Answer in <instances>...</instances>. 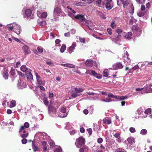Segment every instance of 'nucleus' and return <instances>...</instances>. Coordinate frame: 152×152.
<instances>
[{"mask_svg": "<svg viewBox=\"0 0 152 152\" xmlns=\"http://www.w3.org/2000/svg\"><path fill=\"white\" fill-rule=\"evenodd\" d=\"M67 113L66 112V109L64 107H61L59 109L58 112V116L61 118H64L66 117Z\"/></svg>", "mask_w": 152, "mask_h": 152, "instance_id": "nucleus-2", "label": "nucleus"}, {"mask_svg": "<svg viewBox=\"0 0 152 152\" xmlns=\"http://www.w3.org/2000/svg\"><path fill=\"white\" fill-rule=\"evenodd\" d=\"M132 96V95H126L124 96H117V98L116 99H117V100H122L124 99H126L127 98Z\"/></svg>", "mask_w": 152, "mask_h": 152, "instance_id": "nucleus-14", "label": "nucleus"}, {"mask_svg": "<svg viewBox=\"0 0 152 152\" xmlns=\"http://www.w3.org/2000/svg\"><path fill=\"white\" fill-rule=\"evenodd\" d=\"M79 40L80 41L83 43H86V40L84 38H79Z\"/></svg>", "mask_w": 152, "mask_h": 152, "instance_id": "nucleus-43", "label": "nucleus"}, {"mask_svg": "<svg viewBox=\"0 0 152 152\" xmlns=\"http://www.w3.org/2000/svg\"><path fill=\"white\" fill-rule=\"evenodd\" d=\"M61 9L59 7L57 6H56L53 12V15L54 17H56V16H58L59 14L61 12Z\"/></svg>", "mask_w": 152, "mask_h": 152, "instance_id": "nucleus-7", "label": "nucleus"}, {"mask_svg": "<svg viewBox=\"0 0 152 152\" xmlns=\"http://www.w3.org/2000/svg\"><path fill=\"white\" fill-rule=\"evenodd\" d=\"M75 5L76 6H82L83 5V4L82 2H78L75 4Z\"/></svg>", "mask_w": 152, "mask_h": 152, "instance_id": "nucleus-47", "label": "nucleus"}, {"mask_svg": "<svg viewBox=\"0 0 152 152\" xmlns=\"http://www.w3.org/2000/svg\"><path fill=\"white\" fill-rule=\"evenodd\" d=\"M59 65L63 66L65 67H67L70 68H74L75 66L74 65L71 64L67 63V64H60Z\"/></svg>", "mask_w": 152, "mask_h": 152, "instance_id": "nucleus-18", "label": "nucleus"}, {"mask_svg": "<svg viewBox=\"0 0 152 152\" xmlns=\"http://www.w3.org/2000/svg\"><path fill=\"white\" fill-rule=\"evenodd\" d=\"M87 131L88 132L89 135H91L92 133V132H91L92 131V129L91 128H90V129H87Z\"/></svg>", "mask_w": 152, "mask_h": 152, "instance_id": "nucleus-62", "label": "nucleus"}, {"mask_svg": "<svg viewBox=\"0 0 152 152\" xmlns=\"http://www.w3.org/2000/svg\"><path fill=\"white\" fill-rule=\"evenodd\" d=\"M27 142V140L26 139H23L22 140V142L23 144H25Z\"/></svg>", "mask_w": 152, "mask_h": 152, "instance_id": "nucleus-56", "label": "nucleus"}, {"mask_svg": "<svg viewBox=\"0 0 152 152\" xmlns=\"http://www.w3.org/2000/svg\"><path fill=\"white\" fill-rule=\"evenodd\" d=\"M135 29V30L137 31L138 30L139 28L136 26H133L132 27V29Z\"/></svg>", "mask_w": 152, "mask_h": 152, "instance_id": "nucleus-61", "label": "nucleus"}, {"mask_svg": "<svg viewBox=\"0 0 152 152\" xmlns=\"http://www.w3.org/2000/svg\"><path fill=\"white\" fill-rule=\"evenodd\" d=\"M137 15L140 17H142L144 15V13L142 12H139L137 13Z\"/></svg>", "mask_w": 152, "mask_h": 152, "instance_id": "nucleus-59", "label": "nucleus"}, {"mask_svg": "<svg viewBox=\"0 0 152 152\" xmlns=\"http://www.w3.org/2000/svg\"><path fill=\"white\" fill-rule=\"evenodd\" d=\"M12 38L15 40L16 41L18 42H21V41L20 39H18V38H15L14 37H13Z\"/></svg>", "mask_w": 152, "mask_h": 152, "instance_id": "nucleus-58", "label": "nucleus"}, {"mask_svg": "<svg viewBox=\"0 0 152 152\" xmlns=\"http://www.w3.org/2000/svg\"><path fill=\"white\" fill-rule=\"evenodd\" d=\"M83 91V89L80 88H75L73 91L72 96L73 98H75L81 95L80 93Z\"/></svg>", "mask_w": 152, "mask_h": 152, "instance_id": "nucleus-1", "label": "nucleus"}, {"mask_svg": "<svg viewBox=\"0 0 152 152\" xmlns=\"http://www.w3.org/2000/svg\"><path fill=\"white\" fill-rule=\"evenodd\" d=\"M99 150H103V152L105 150V147L102 145H100V146L99 147Z\"/></svg>", "mask_w": 152, "mask_h": 152, "instance_id": "nucleus-52", "label": "nucleus"}, {"mask_svg": "<svg viewBox=\"0 0 152 152\" xmlns=\"http://www.w3.org/2000/svg\"><path fill=\"white\" fill-rule=\"evenodd\" d=\"M36 79L38 84L41 85H44L45 84V81L36 72L35 73Z\"/></svg>", "mask_w": 152, "mask_h": 152, "instance_id": "nucleus-6", "label": "nucleus"}, {"mask_svg": "<svg viewBox=\"0 0 152 152\" xmlns=\"http://www.w3.org/2000/svg\"><path fill=\"white\" fill-rule=\"evenodd\" d=\"M108 72L107 69H105L103 72V74L104 77H107L108 75Z\"/></svg>", "mask_w": 152, "mask_h": 152, "instance_id": "nucleus-37", "label": "nucleus"}, {"mask_svg": "<svg viewBox=\"0 0 152 152\" xmlns=\"http://www.w3.org/2000/svg\"><path fill=\"white\" fill-rule=\"evenodd\" d=\"M54 152H62V149L60 147H58L54 150Z\"/></svg>", "mask_w": 152, "mask_h": 152, "instance_id": "nucleus-38", "label": "nucleus"}, {"mask_svg": "<svg viewBox=\"0 0 152 152\" xmlns=\"http://www.w3.org/2000/svg\"><path fill=\"white\" fill-rule=\"evenodd\" d=\"M85 143V140L83 137H80L76 140L75 144L77 147L79 148L78 145H83Z\"/></svg>", "mask_w": 152, "mask_h": 152, "instance_id": "nucleus-4", "label": "nucleus"}, {"mask_svg": "<svg viewBox=\"0 0 152 152\" xmlns=\"http://www.w3.org/2000/svg\"><path fill=\"white\" fill-rule=\"evenodd\" d=\"M26 129L23 126H22L20 129V133L21 134V137L22 138H25L28 136V133L26 131Z\"/></svg>", "mask_w": 152, "mask_h": 152, "instance_id": "nucleus-3", "label": "nucleus"}, {"mask_svg": "<svg viewBox=\"0 0 152 152\" xmlns=\"http://www.w3.org/2000/svg\"><path fill=\"white\" fill-rule=\"evenodd\" d=\"M43 102L44 104L46 106H47L48 105L49 102L47 100V99H44L43 100Z\"/></svg>", "mask_w": 152, "mask_h": 152, "instance_id": "nucleus-44", "label": "nucleus"}, {"mask_svg": "<svg viewBox=\"0 0 152 152\" xmlns=\"http://www.w3.org/2000/svg\"><path fill=\"white\" fill-rule=\"evenodd\" d=\"M87 72L88 74L91 75H93L95 77L96 75V73L94 71L90 70L87 71Z\"/></svg>", "mask_w": 152, "mask_h": 152, "instance_id": "nucleus-29", "label": "nucleus"}, {"mask_svg": "<svg viewBox=\"0 0 152 152\" xmlns=\"http://www.w3.org/2000/svg\"><path fill=\"white\" fill-rule=\"evenodd\" d=\"M108 96L109 97H110V98L111 97H113V98H115L116 99L117 98V96H114L113 94H109L108 95Z\"/></svg>", "mask_w": 152, "mask_h": 152, "instance_id": "nucleus-46", "label": "nucleus"}, {"mask_svg": "<svg viewBox=\"0 0 152 152\" xmlns=\"http://www.w3.org/2000/svg\"><path fill=\"white\" fill-rule=\"evenodd\" d=\"M75 18L76 19L80 20L83 23H84L86 21V19L84 17V15H77L75 16Z\"/></svg>", "mask_w": 152, "mask_h": 152, "instance_id": "nucleus-10", "label": "nucleus"}, {"mask_svg": "<svg viewBox=\"0 0 152 152\" xmlns=\"http://www.w3.org/2000/svg\"><path fill=\"white\" fill-rule=\"evenodd\" d=\"M23 49L24 53L26 54H29L31 53L30 50L29 49V48L27 46H24L23 48Z\"/></svg>", "mask_w": 152, "mask_h": 152, "instance_id": "nucleus-17", "label": "nucleus"}, {"mask_svg": "<svg viewBox=\"0 0 152 152\" xmlns=\"http://www.w3.org/2000/svg\"><path fill=\"white\" fill-rule=\"evenodd\" d=\"M85 23L86 24L87 26L93 27L94 26L92 22L89 20H86Z\"/></svg>", "mask_w": 152, "mask_h": 152, "instance_id": "nucleus-27", "label": "nucleus"}, {"mask_svg": "<svg viewBox=\"0 0 152 152\" xmlns=\"http://www.w3.org/2000/svg\"><path fill=\"white\" fill-rule=\"evenodd\" d=\"M64 36L66 37H69L70 36V34L69 32L65 33L64 34Z\"/></svg>", "mask_w": 152, "mask_h": 152, "instance_id": "nucleus-64", "label": "nucleus"}, {"mask_svg": "<svg viewBox=\"0 0 152 152\" xmlns=\"http://www.w3.org/2000/svg\"><path fill=\"white\" fill-rule=\"evenodd\" d=\"M37 50L40 53H42L43 52V48L42 47H38Z\"/></svg>", "mask_w": 152, "mask_h": 152, "instance_id": "nucleus-50", "label": "nucleus"}, {"mask_svg": "<svg viewBox=\"0 0 152 152\" xmlns=\"http://www.w3.org/2000/svg\"><path fill=\"white\" fill-rule=\"evenodd\" d=\"M116 152H124V150L122 148H119L117 150Z\"/></svg>", "mask_w": 152, "mask_h": 152, "instance_id": "nucleus-57", "label": "nucleus"}, {"mask_svg": "<svg viewBox=\"0 0 152 152\" xmlns=\"http://www.w3.org/2000/svg\"><path fill=\"white\" fill-rule=\"evenodd\" d=\"M116 31L118 33L120 34L122 32V30L119 28H118L116 30Z\"/></svg>", "mask_w": 152, "mask_h": 152, "instance_id": "nucleus-55", "label": "nucleus"}, {"mask_svg": "<svg viewBox=\"0 0 152 152\" xmlns=\"http://www.w3.org/2000/svg\"><path fill=\"white\" fill-rule=\"evenodd\" d=\"M147 131L145 129H142L140 132V134H142L144 135L146 134Z\"/></svg>", "mask_w": 152, "mask_h": 152, "instance_id": "nucleus-41", "label": "nucleus"}, {"mask_svg": "<svg viewBox=\"0 0 152 152\" xmlns=\"http://www.w3.org/2000/svg\"><path fill=\"white\" fill-rule=\"evenodd\" d=\"M13 26L9 27L8 28L10 30H12L13 28L15 29V23H14L13 25Z\"/></svg>", "mask_w": 152, "mask_h": 152, "instance_id": "nucleus-49", "label": "nucleus"}, {"mask_svg": "<svg viewBox=\"0 0 152 152\" xmlns=\"http://www.w3.org/2000/svg\"><path fill=\"white\" fill-rule=\"evenodd\" d=\"M26 75L27 76V79L29 80H31L33 79V76L31 73L29 71H27L26 73Z\"/></svg>", "mask_w": 152, "mask_h": 152, "instance_id": "nucleus-16", "label": "nucleus"}, {"mask_svg": "<svg viewBox=\"0 0 152 152\" xmlns=\"http://www.w3.org/2000/svg\"><path fill=\"white\" fill-rule=\"evenodd\" d=\"M10 74L12 76H14L15 75V70L13 68H11L10 71Z\"/></svg>", "mask_w": 152, "mask_h": 152, "instance_id": "nucleus-36", "label": "nucleus"}, {"mask_svg": "<svg viewBox=\"0 0 152 152\" xmlns=\"http://www.w3.org/2000/svg\"><path fill=\"white\" fill-rule=\"evenodd\" d=\"M42 143L43 146V150L45 151L47 150V142L45 141H43L42 142Z\"/></svg>", "mask_w": 152, "mask_h": 152, "instance_id": "nucleus-31", "label": "nucleus"}, {"mask_svg": "<svg viewBox=\"0 0 152 152\" xmlns=\"http://www.w3.org/2000/svg\"><path fill=\"white\" fill-rule=\"evenodd\" d=\"M127 141L128 143L132 144L134 143V140L132 137H129L127 139Z\"/></svg>", "mask_w": 152, "mask_h": 152, "instance_id": "nucleus-30", "label": "nucleus"}, {"mask_svg": "<svg viewBox=\"0 0 152 152\" xmlns=\"http://www.w3.org/2000/svg\"><path fill=\"white\" fill-rule=\"evenodd\" d=\"M23 126L26 129V128H27L29 127V124L28 122H26L24 123V126Z\"/></svg>", "mask_w": 152, "mask_h": 152, "instance_id": "nucleus-42", "label": "nucleus"}, {"mask_svg": "<svg viewBox=\"0 0 152 152\" xmlns=\"http://www.w3.org/2000/svg\"><path fill=\"white\" fill-rule=\"evenodd\" d=\"M123 35L125 39L129 40L132 38L133 35L132 32H128L126 33H124Z\"/></svg>", "mask_w": 152, "mask_h": 152, "instance_id": "nucleus-12", "label": "nucleus"}, {"mask_svg": "<svg viewBox=\"0 0 152 152\" xmlns=\"http://www.w3.org/2000/svg\"><path fill=\"white\" fill-rule=\"evenodd\" d=\"M110 26L112 28L114 29L116 28V25L113 21H112Z\"/></svg>", "mask_w": 152, "mask_h": 152, "instance_id": "nucleus-39", "label": "nucleus"}, {"mask_svg": "<svg viewBox=\"0 0 152 152\" xmlns=\"http://www.w3.org/2000/svg\"><path fill=\"white\" fill-rule=\"evenodd\" d=\"M47 13L46 12H43L41 15V17L42 18H45L47 17Z\"/></svg>", "mask_w": 152, "mask_h": 152, "instance_id": "nucleus-40", "label": "nucleus"}, {"mask_svg": "<svg viewBox=\"0 0 152 152\" xmlns=\"http://www.w3.org/2000/svg\"><path fill=\"white\" fill-rule=\"evenodd\" d=\"M95 77L97 78L101 79L102 78V76L101 75H100V74H97L96 73V75Z\"/></svg>", "mask_w": 152, "mask_h": 152, "instance_id": "nucleus-53", "label": "nucleus"}, {"mask_svg": "<svg viewBox=\"0 0 152 152\" xmlns=\"http://www.w3.org/2000/svg\"><path fill=\"white\" fill-rule=\"evenodd\" d=\"M50 145L51 148H53L54 146L55 143L53 142H50Z\"/></svg>", "mask_w": 152, "mask_h": 152, "instance_id": "nucleus-54", "label": "nucleus"}, {"mask_svg": "<svg viewBox=\"0 0 152 152\" xmlns=\"http://www.w3.org/2000/svg\"><path fill=\"white\" fill-rule=\"evenodd\" d=\"M101 101L105 102H109L111 101L112 100L108 96V97L106 98V99H102Z\"/></svg>", "mask_w": 152, "mask_h": 152, "instance_id": "nucleus-35", "label": "nucleus"}, {"mask_svg": "<svg viewBox=\"0 0 152 152\" xmlns=\"http://www.w3.org/2000/svg\"><path fill=\"white\" fill-rule=\"evenodd\" d=\"M85 64L86 66H92L93 65V60H87L85 63Z\"/></svg>", "mask_w": 152, "mask_h": 152, "instance_id": "nucleus-24", "label": "nucleus"}, {"mask_svg": "<svg viewBox=\"0 0 152 152\" xmlns=\"http://www.w3.org/2000/svg\"><path fill=\"white\" fill-rule=\"evenodd\" d=\"M113 136L117 139L118 141L120 142L121 141V138L120 137V134L118 133H115L114 134Z\"/></svg>", "mask_w": 152, "mask_h": 152, "instance_id": "nucleus-32", "label": "nucleus"}, {"mask_svg": "<svg viewBox=\"0 0 152 152\" xmlns=\"http://www.w3.org/2000/svg\"><path fill=\"white\" fill-rule=\"evenodd\" d=\"M48 113L49 115L53 117L56 116V108L53 107L49 106L48 107Z\"/></svg>", "mask_w": 152, "mask_h": 152, "instance_id": "nucleus-5", "label": "nucleus"}, {"mask_svg": "<svg viewBox=\"0 0 152 152\" xmlns=\"http://www.w3.org/2000/svg\"><path fill=\"white\" fill-rule=\"evenodd\" d=\"M15 26L16 28L14 29L15 30V32L18 34H20V26L16 24L15 23Z\"/></svg>", "mask_w": 152, "mask_h": 152, "instance_id": "nucleus-20", "label": "nucleus"}, {"mask_svg": "<svg viewBox=\"0 0 152 152\" xmlns=\"http://www.w3.org/2000/svg\"><path fill=\"white\" fill-rule=\"evenodd\" d=\"M112 29L110 28H108L107 29V31L109 34H112Z\"/></svg>", "mask_w": 152, "mask_h": 152, "instance_id": "nucleus-63", "label": "nucleus"}, {"mask_svg": "<svg viewBox=\"0 0 152 152\" xmlns=\"http://www.w3.org/2000/svg\"><path fill=\"white\" fill-rule=\"evenodd\" d=\"M96 4L98 6L100 7H102L104 4V3L102 0H96Z\"/></svg>", "mask_w": 152, "mask_h": 152, "instance_id": "nucleus-21", "label": "nucleus"}, {"mask_svg": "<svg viewBox=\"0 0 152 152\" xmlns=\"http://www.w3.org/2000/svg\"><path fill=\"white\" fill-rule=\"evenodd\" d=\"M32 13V11L30 9H27L25 11V15L27 17L30 16Z\"/></svg>", "mask_w": 152, "mask_h": 152, "instance_id": "nucleus-26", "label": "nucleus"}, {"mask_svg": "<svg viewBox=\"0 0 152 152\" xmlns=\"http://www.w3.org/2000/svg\"><path fill=\"white\" fill-rule=\"evenodd\" d=\"M93 65L95 66L96 67H97L98 66V63L96 61H93Z\"/></svg>", "mask_w": 152, "mask_h": 152, "instance_id": "nucleus-60", "label": "nucleus"}, {"mask_svg": "<svg viewBox=\"0 0 152 152\" xmlns=\"http://www.w3.org/2000/svg\"><path fill=\"white\" fill-rule=\"evenodd\" d=\"M66 48V46L65 45L63 44L60 49V51L61 53L64 52Z\"/></svg>", "mask_w": 152, "mask_h": 152, "instance_id": "nucleus-34", "label": "nucleus"}, {"mask_svg": "<svg viewBox=\"0 0 152 152\" xmlns=\"http://www.w3.org/2000/svg\"><path fill=\"white\" fill-rule=\"evenodd\" d=\"M129 131L131 133H134L135 132V129L134 128L131 127L129 128Z\"/></svg>", "mask_w": 152, "mask_h": 152, "instance_id": "nucleus-45", "label": "nucleus"}, {"mask_svg": "<svg viewBox=\"0 0 152 152\" xmlns=\"http://www.w3.org/2000/svg\"><path fill=\"white\" fill-rule=\"evenodd\" d=\"M26 83L23 81L21 80H19L18 84V86L19 88L22 89L26 86Z\"/></svg>", "mask_w": 152, "mask_h": 152, "instance_id": "nucleus-11", "label": "nucleus"}, {"mask_svg": "<svg viewBox=\"0 0 152 152\" xmlns=\"http://www.w3.org/2000/svg\"><path fill=\"white\" fill-rule=\"evenodd\" d=\"M113 68L114 69L117 70L118 69H121L123 68V66L121 63H117L114 64L113 66Z\"/></svg>", "mask_w": 152, "mask_h": 152, "instance_id": "nucleus-13", "label": "nucleus"}, {"mask_svg": "<svg viewBox=\"0 0 152 152\" xmlns=\"http://www.w3.org/2000/svg\"><path fill=\"white\" fill-rule=\"evenodd\" d=\"M143 111V110L142 109L141 107H140L136 111V113H137L138 115H140L142 113Z\"/></svg>", "mask_w": 152, "mask_h": 152, "instance_id": "nucleus-33", "label": "nucleus"}, {"mask_svg": "<svg viewBox=\"0 0 152 152\" xmlns=\"http://www.w3.org/2000/svg\"><path fill=\"white\" fill-rule=\"evenodd\" d=\"M113 3L112 1V0H107L106 3L105 4V7L107 10H110L113 8Z\"/></svg>", "mask_w": 152, "mask_h": 152, "instance_id": "nucleus-8", "label": "nucleus"}, {"mask_svg": "<svg viewBox=\"0 0 152 152\" xmlns=\"http://www.w3.org/2000/svg\"><path fill=\"white\" fill-rule=\"evenodd\" d=\"M152 86L151 84L149 85H146L144 88H143V89L146 93L152 92Z\"/></svg>", "mask_w": 152, "mask_h": 152, "instance_id": "nucleus-9", "label": "nucleus"}, {"mask_svg": "<svg viewBox=\"0 0 152 152\" xmlns=\"http://www.w3.org/2000/svg\"><path fill=\"white\" fill-rule=\"evenodd\" d=\"M32 146L33 147L34 152H35L36 151L39 150V148L38 147V146L35 144V142L34 141H33L32 142Z\"/></svg>", "mask_w": 152, "mask_h": 152, "instance_id": "nucleus-25", "label": "nucleus"}, {"mask_svg": "<svg viewBox=\"0 0 152 152\" xmlns=\"http://www.w3.org/2000/svg\"><path fill=\"white\" fill-rule=\"evenodd\" d=\"M151 112V109L150 108L147 109L145 111V114L150 113Z\"/></svg>", "mask_w": 152, "mask_h": 152, "instance_id": "nucleus-48", "label": "nucleus"}, {"mask_svg": "<svg viewBox=\"0 0 152 152\" xmlns=\"http://www.w3.org/2000/svg\"><path fill=\"white\" fill-rule=\"evenodd\" d=\"M7 104L10 107H13L16 106V102L15 100H12L10 102H8Z\"/></svg>", "mask_w": 152, "mask_h": 152, "instance_id": "nucleus-19", "label": "nucleus"}, {"mask_svg": "<svg viewBox=\"0 0 152 152\" xmlns=\"http://www.w3.org/2000/svg\"><path fill=\"white\" fill-rule=\"evenodd\" d=\"M20 69L22 71L25 72L26 73L27 71L29 70V69L28 70L25 65H22L20 67Z\"/></svg>", "mask_w": 152, "mask_h": 152, "instance_id": "nucleus-28", "label": "nucleus"}, {"mask_svg": "<svg viewBox=\"0 0 152 152\" xmlns=\"http://www.w3.org/2000/svg\"><path fill=\"white\" fill-rule=\"evenodd\" d=\"M103 140L102 138H99L97 139V142L99 143H101L103 142Z\"/></svg>", "mask_w": 152, "mask_h": 152, "instance_id": "nucleus-51", "label": "nucleus"}, {"mask_svg": "<svg viewBox=\"0 0 152 152\" xmlns=\"http://www.w3.org/2000/svg\"><path fill=\"white\" fill-rule=\"evenodd\" d=\"M76 46V42H73L72 43V45L69 47V53H71L74 50V48Z\"/></svg>", "mask_w": 152, "mask_h": 152, "instance_id": "nucleus-23", "label": "nucleus"}, {"mask_svg": "<svg viewBox=\"0 0 152 152\" xmlns=\"http://www.w3.org/2000/svg\"><path fill=\"white\" fill-rule=\"evenodd\" d=\"M2 75L4 78L6 80L8 79V73L7 69H5L2 72Z\"/></svg>", "mask_w": 152, "mask_h": 152, "instance_id": "nucleus-15", "label": "nucleus"}, {"mask_svg": "<svg viewBox=\"0 0 152 152\" xmlns=\"http://www.w3.org/2000/svg\"><path fill=\"white\" fill-rule=\"evenodd\" d=\"M88 148L86 146H84L79 150L80 152H88Z\"/></svg>", "mask_w": 152, "mask_h": 152, "instance_id": "nucleus-22", "label": "nucleus"}]
</instances>
